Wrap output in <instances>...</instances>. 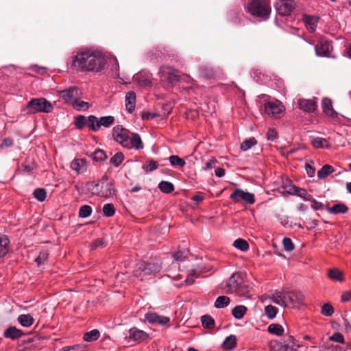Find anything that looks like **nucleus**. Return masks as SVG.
Listing matches in <instances>:
<instances>
[{"label": "nucleus", "mask_w": 351, "mask_h": 351, "mask_svg": "<svg viewBox=\"0 0 351 351\" xmlns=\"http://www.w3.org/2000/svg\"><path fill=\"white\" fill-rule=\"evenodd\" d=\"M9 243L10 241L6 236L0 237V258L7 254Z\"/></svg>", "instance_id": "27"}, {"label": "nucleus", "mask_w": 351, "mask_h": 351, "mask_svg": "<svg viewBox=\"0 0 351 351\" xmlns=\"http://www.w3.org/2000/svg\"><path fill=\"white\" fill-rule=\"evenodd\" d=\"M294 193L298 195L299 197L302 198L304 200L310 201L312 200L313 196L308 193L307 191L304 189H301L299 187H295Z\"/></svg>", "instance_id": "41"}, {"label": "nucleus", "mask_w": 351, "mask_h": 351, "mask_svg": "<svg viewBox=\"0 0 351 351\" xmlns=\"http://www.w3.org/2000/svg\"><path fill=\"white\" fill-rule=\"evenodd\" d=\"M136 94L133 91L128 92L125 95V107L129 112H132L135 108Z\"/></svg>", "instance_id": "21"}, {"label": "nucleus", "mask_w": 351, "mask_h": 351, "mask_svg": "<svg viewBox=\"0 0 351 351\" xmlns=\"http://www.w3.org/2000/svg\"><path fill=\"white\" fill-rule=\"evenodd\" d=\"M230 300L227 296H219L215 302V307L217 308H223L229 305Z\"/></svg>", "instance_id": "36"}, {"label": "nucleus", "mask_w": 351, "mask_h": 351, "mask_svg": "<svg viewBox=\"0 0 351 351\" xmlns=\"http://www.w3.org/2000/svg\"><path fill=\"white\" fill-rule=\"evenodd\" d=\"M124 156L122 152L116 153L110 160V164L118 167L123 161Z\"/></svg>", "instance_id": "46"}, {"label": "nucleus", "mask_w": 351, "mask_h": 351, "mask_svg": "<svg viewBox=\"0 0 351 351\" xmlns=\"http://www.w3.org/2000/svg\"><path fill=\"white\" fill-rule=\"evenodd\" d=\"M71 168L77 174H82L87 170V162L84 158L74 159L71 163Z\"/></svg>", "instance_id": "17"}, {"label": "nucleus", "mask_w": 351, "mask_h": 351, "mask_svg": "<svg viewBox=\"0 0 351 351\" xmlns=\"http://www.w3.org/2000/svg\"><path fill=\"white\" fill-rule=\"evenodd\" d=\"M243 282V278L241 274L234 273L226 282L225 285H222L226 293H233L239 292L240 286Z\"/></svg>", "instance_id": "8"}, {"label": "nucleus", "mask_w": 351, "mask_h": 351, "mask_svg": "<svg viewBox=\"0 0 351 351\" xmlns=\"http://www.w3.org/2000/svg\"><path fill=\"white\" fill-rule=\"evenodd\" d=\"M304 301V296L301 291L291 290L286 291V306L295 308L299 305H302Z\"/></svg>", "instance_id": "10"}, {"label": "nucleus", "mask_w": 351, "mask_h": 351, "mask_svg": "<svg viewBox=\"0 0 351 351\" xmlns=\"http://www.w3.org/2000/svg\"><path fill=\"white\" fill-rule=\"evenodd\" d=\"M268 332L272 335L282 336L284 333V328L279 324H271L268 326Z\"/></svg>", "instance_id": "37"}, {"label": "nucleus", "mask_w": 351, "mask_h": 351, "mask_svg": "<svg viewBox=\"0 0 351 351\" xmlns=\"http://www.w3.org/2000/svg\"><path fill=\"white\" fill-rule=\"evenodd\" d=\"M282 244L285 250L287 252H291L294 250V244L290 238H284L282 240Z\"/></svg>", "instance_id": "56"}, {"label": "nucleus", "mask_w": 351, "mask_h": 351, "mask_svg": "<svg viewBox=\"0 0 351 351\" xmlns=\"http://www.w3.org/2000/svg\"><path fill=\"white\" fill-rule=\"evenodd\" d=\"M342 302H351V291H343L341 296Z\"/></svg>", "instance_id": "64"}, {"label": "nucleus", "mask_w": 351, "mask_h": 351, "mask_svg": "<svg viewBox=\"0 0 351 351\" xmlns=\"http://www.w3.org/2000/svg\"><path fill=\"white\" fill-rule=\"evenodd\" d=\"M134 80L141 86H149L151 85L150 77L147 74L139 73L134 75Z\"/></svg>", "instance_id": "24"}, {"label": "nucleus", "mask_w": 351, "mask_h": 351, "mask_svg": "<svg viewBox=\"0 0 351 351\" xmlns=\"http://www.w3.org/2000/svg\"><path fill=\"white\" fill-rule=\"evenodd\" d=\"M107 64V57L94 48L80 49L73 57L72 66L81 72L99 73Z\"/></svg>", "instance_id": "1"}, {"label": "nucleus", "mask_w": 351, "mask_h": 351, "mask_svg": "<svg viewBox=\"0 0 351 351\" xmlns=\"http://www.w3.org/2000/svg\"><path fill=\"white\" fill-rule=\"evenodd\" d=\"M88 117H85L84 115H78L75 117V125L79 129L82 130L85 126H88Z\"/></svg>", "instance_id": "35"}, {"label": "nucleus", "mask_w": 351, "mask_h": 351, "mask_svg": "<svg viewBox=\"0 0 351 351\" xmlns=\"http://www.w3.org/2000/svg\"><path fill=\"white\" fill-rule=\"evenodd\" d=\"M233 245L240 250L243 252H245L249 249V244L248 243L243 239H238L234 241Z\"/></svg>", "instance_id": "47"}, {"label": "nucleus", "mask_w": 351, "mask_h": 351, "mask_svg": "<svg viewBox=\"0 0 351 351\" xmlns=\"http://www.w3.org/2000/svg\"><path fill=\"white\" fill-rule=\"evenodd\" d=\"M52 104L44 97L31 99L22 109L25 114H34L36 113H49L52 112Z\"/></svg>", "instance_id": "4"}, {"label": "nucleus", "mask_w": 351, "mask_h": 351, "mask_svg": "<svg viewBox=\"0 0 351 351\" xmlns=\"http://www.w3.org/2000/svg\"><path fill=\"white\" fill-rule=\"evenodd\" d=\"M158 189L164 193L169 194L173 191V184L168 181H161L158 184Z\"/></svg>", "instance_id": "32"}, {"label": "nucleus", "mask_w": 351, "mask_h": 351, "mask_svg": "<svg viewBox=\"0 0 351 351\" xmlns=\"http://www.w3.org/2000/svg\"><path fill=\"white\" fill-rule=\"evenodd\" d=\"M328 277L333 280L342 281L343 275L342 273L337 269L333 268L328 271Z\"/></svg>", "instance_id": "45"}, {"label": "nucleus", "mask_w": 351, "mask_h": 351, "mask_svg": "<svg viewBox=\"0 0 351 351\" xmlns=\"http://www.w3.org/2000/svg\"><path fill=\"white\" fill-rule=\"evenodd\" d=\"M17 320L19 323L23 327L28 328L30 327L34 322V318L29 314H22L20 315Z\"/></svg>", "instance_id": "25"}, {"label": "nucleus", "mask_w": 351, "mask_h": 351, "mask_svg": "<svg viewBox=\"0 0 351 351\" xmlns=\"http://www.w3.org/2000/svg\"><path fill=\"white\" fill-rule=\"evenodd\" d=\"M197 278V270L195 269H191L189 271L188 276L184 280L186 285H191L194 283L195 278Z\"/></svg>", "instance_id": "49"}, {"label": "nucleus", "mask_w": 351, "mask_h": 351, "mask_svg": "<svg viewBox=\"0 0 351 351\" xmlns=\"http://www.w3.org/2000/svg\"><path fill=\"white\" fill-rule=\"evenodd\" d=\"M247 312V308L243 305H237L232 311V314L237 319H241Z\"/></svg>", "instance_id": "28"}, {"label": "nucleus", "mask_w": 351, "mask_h": 351, "mask_svg": "<svg viewBox=\"0 0 351 351\" xmlns=\"http://www.w3.org/2000/svg\"><path fill=\"white\" fill-rule=\"evenodd\" d=\"M316 55L322 57H330L332 46L330 42L321 39L315 46Z\"/></svg>", "instance_id": "13"}, {"label": "nucleus", "mask_w": 351, "mask_h": 351, "mask_svg": "<svg viewBox=\"0 0 351 351\" xmlns=\"http://www.w3.org/2000/svg\"><path fill=\"white\" fill-rule=\"evenodd\" d=\"M311 208L315 210H322L324 209V205L322 203L317 202L315 199L312 197Z\"/></svg>", "instance_id": "61"}, {"label": "nucleus", "mask_w": 351, "mask_h": 351, "mask_svg": "<svg viewBox=\"0 0 351 351\" xmlns=\"http://www.w3.org/2000/svg\"><path fill=\"white\" fill-rule=\"evenodd\" d=\"M92 208L88 205H83L79 210V216L82 218H86L92 213Z\"/></svg>", "instance_id": "52"}, {"label": "nucleus", "mask_w": 351, "mask_h": 351, "mask_svg": "<svg viewBox=\"0 0 351 351\" xmlns=\"http://www.w3.org/2000/svg\"><path fill=\"white\" fill-rule=\"evenodd\" d=\"M159 165L157 161L154 160H147L145 165L143 166V169L145 172L153 171L158 169Z\"/></svg>", "instance_id": "44"}, {"label": "nucleus", "mask_w": 351, "mask_h": 351, "mask_svg": "<svg viewBox=\"0 0 351 351\" xmlns=\"http://www.w3.org/2000/svg\"><path fill=\"white\" fill-rule=\"evenodd\" d=\"M24 335V332L15 326H10L5 330L3 336L5 338L16 340Z\"/></svg>", "instance_id": "18"}, {"label": "nucleus", "mask_w": 351, "mask_h": 351, "mask_svg": "<svg viewBox=\"0 0 351 351\" xmlns=\"http://www.w3.org/2000/svg\"><path fill=\"white\" fill-rule=\"evenodd\" d=\"M285 111V107L278 100L266 102L265 104V112L270 117L277 119Z\"/></svg>", "instance_id": "9"}, {"label": "nucleus", "mask_w": 351, "mask_h": 351, "mask_svg": "<svg viewBox=\"0 0 351 351\" xmlns=\"http://www.w3.org/2000/svg\"><path fill=\"white\" fill-rule=\"evenodd\" d=\"M100 337V332L97 329H93L84 335V340L87 342H92L97 340Z\"/></svg>", "instance_id": "31"}, {"label": "nucleus", "mask_w": 351, "mask_h": 351, "mask_svg": "<svg viewBox=\"0 0 351 351\" xmlns=\"http://www.w3.org/2000/svg\"><path fill=\"white\" fill-rule=\"evenodd\" d=\"M48 256L49 254L46 251L40 252L38 256L35 259V261L38 265H40L48 258Z\"/></svg>", "instance_id": "58"}, {"label": "nucleus", "mask_w": 351, "mask_h": 351, "mask_svg": "<svg viewBox=\"0 0 351 351\" xmlns=\"http://www.w3.org/2000/svg\"><path fill=\"white\" fill-rule=\"evenodd\" d=\"M199 75L206 79H213L217 76L216 71L208 65H203L199 68Z\"/></svg>", "instance_id": "22"}, {"label": "nucleus", "mask_w": 351, "mask_h": 351, "mask_svg": "<svg viewBox=\"0 0 351 351\" xmlns=\"http://www.w3.org/2000/svg\"><path fill=\"white\" fill-rule=\"evenodd\" d=\"M229 20L235 24L241 22L239 14L236 12H230L228 14Z\"/></svg>", "instance_id": "62"}, {"label": "nucleus", "mask_w": 351, "mask_h": 351, "mask_svg": "<svg viewBox=\"0 0 351 351\" xmlns=\"http://www.w3.org/2000/svg\"><path fill=\"white\" fill-rule=\"evenodd\" d=\"M272 301L281 306L286 307L287 302H286V291H276L272 295Z\"/></svg>", "instance_id": "23"}, {"label": "nucleus", "mask_w": 351, "mask_h": 351, "mask_svg": "<svg viewBox=\"0 0 351 351\" xmlns=\"http://www.w3.org/2000/svg\"><path fill=\"white\" fill-rule=\"evenodd\" d=\"M294 8L293 0H278L276 5V12L280 16H289Z\"/></svg>", "instance_id": "11"}, {"label": "nucleus", "mask_w": 351, "mask_h": 351, "mask_svg": "<svg viewBox=\"0 0 351 351\" xmlns=\"http://www.w3.org/2000/svg\"><path fill=\"white\" fill-rule=\"evenodd\" d=\"M60 94L66 103L73 104L76 99L81 97L82 91L77 87L73 86L60 91Z\"/></svg>", "instance_id": "12"}, {"label": "nucleus", "mask_w": 351, "mask_h": 351, "mask_svg": "<svg viewBox=\"0 0 351 351\" xmlns=\"http://www.w3.org/2000/svg\"><path fill=\"white\" fill-rule=\"evenodd\" d=\"M319 19V17L318 16L309 15L304 16V22L309 32H314L316 30Z\"/></svg>", "instance_id": "19"}, {"label": "nucleus", "mask_w": 351, "mask_h": 351, "mask_svg": "<svg viewBox=\"0 0 351 351\" xmlns=\"http://www.w3.org/2000/svg\"><path fill=\"white\" fill-rule=\"evenodd\" d=\"M330 339L331 341H335V342H337V343H344V337H343V335L341 334L340 332H335V333H334L330 337Z\"/></svg>", "instance_id": "60"}, {"label": "nucleus", "mask_w": 351, "mask_h": 351, "mask_svg": "<svg viewBox=\"0 0 351 351\" xmlns=\"http://www.w3.org/2000/svg\"><path fill=\"white\" fill-rule=\"evenodd\" d=\"M145 319L149 324H159L162 326L167 325L170 319L167 316L159 315L156 313H147L145 315Z\"/></svg>", "instance_id": "14"}, {"label": "nucleus", "mask_w": 351, "mask_h": 351, "mask_svg": "<svg viewBox=\"0 0 351 351\" xmlns=\"http://www.w3.org/2000/svg\"><path fill=\"white\" fill-rule=\"evenodd\" d=\"M334 171V168L329 165H324L317 172V177L320 179L326 178Z\"/></svg>", "instance_id": "34"}, {"label": "nucleus", "mask_w": 351, "mask_h": 351, "mask_svg": "<svg viewBox=\"0 0 351 351\" xmlns=\"http://www.w3.org/2000/svg\"><path fill=\"white\" fill-rule=\"evenodd\" d=\"M88 127L90 130L93 131H98L100 129L99 119L97 117L94 115L88 116Z\"/></svg>", "instance_id": "38"}, {"label": "nucleus", "mask_w": 351, "mask_h": 351, "mask_svg": "<svg viewBox=\"0 0 351 351\" xmlns=\"http://www.w3.org/2000/svg\"><path fill=\"white\" fill-rule=\"evenodd\" d=\"M103 213L104 216L110 217L114 215L115 209L112 204H106L103 206Z\"/></svg>", "instance_id": "51"}, {"label": "nucleus", "mask_w": 351, "mask_h": 351, "mask_svg": "<svg viewBox=\"0 0 351 351\" xmlns=\"http://www.w3.org/2000/svg\"><path fill=\"white\" fill-rule=\"evenodd\" d=\"M112 136L114 140L124 148L139 150L144 147L140 135L138 133H132L130 136L129 130L122 125H118L113 128Z\"/></svg>", "instance_id": "2"}, {"label": "nucleus", "mask_w": 351, "mask_h": 351, "mask_svg": "<svg viewBox=\"0 0 351 351\" xmlns=\"http://www.w3.org/2000/svg\"><path fill=\"white\" fill-rule=\"evenodd\" d=\"M230 198L234 203L244 202L246 204L252 205L255 203V196L253 193L244 191L241 189H236L230 195Z\"/></svg>", "instance_id": "7"}, {"label": "nucleus", "mask_w": 351, "mask_h": 351, "mask_svg": "<svg viewBox=\"0 0 351 351\" xmlns=\"http://www.w3.org/2000/svg\"><path fill=\"white\" fill-rule=\"evenodd\" d=\"M107 63H108L111 66L112 75L114 78H117L119 76V62L116 58H111L109 60H107Z\"/></svg>", "instance_id": "29"}, {"label": "nucleus", "mask_w": 351, "mask_h": 351, "mask_svg": "<svg viewBox=\"0 0 351 351\" xmlns=\"http://www.w3.org/2000/svg\"><path fill=\"white\" fill-rule=\"evenodd\" d=\"M169 161L172 167H183L186 165V161L176 155H171L169 157Z\"/></svg>", "instance_id": "30"}, {"label": "nucleus", "mask_w": 351, "mask_h": 351, "mask_svg": "<svg viewBox=\"0 0 351 351\" xmlns=\"http://www.w3.org/2000/svg\"><path fill=\"white\" fill-rule=\"evenodd\" d=\"M33 195L34 198L42 202L47 197V191L43 188H37L34 191Z\"/></svg>", "instance_id": "42"}, {"label": "nucleus", "mask_w": 351, "mask_h": 351, "mask_svg": "<svg viewBox=\"0 0 351 351\" xmlns=\"http://www.w3.org/2000/svg\"><path fill=\"white\" fill-rule=\"evenodd\" d=\"M13 145V140L11 138H4L0 144L1 149H7L12 147Z\"/></svg>", "instance_id": "63"}, {"label": "nucleus", "mask_w": 351, "mask_h": 351, "mask_svg": "<svg viewBox=\"0 0 351 351\" xmlns=\"http://www.w3.org/2000/svg\"><path fill=\"white\" fill-rule=\"evenodd\" d=\"M325 142L324 138L317 137L312 140L311 144L315 148H322Z\"/></svg>", "instance_id": "59"}, {"label": "nucleus", "mask_w": 351, "mask_h": 351, "mask_svg": "<svg viewBox=\"0 0 351 351\" xmlns=\"http://www.w3.org/2000/svg\"><path fill=\"white\" fill-rule=\"evenodd\" d=\"M161 269V265L159 264L142 261L136 264L134 275L136 278L143 279L147 276L160 272Z\"/></svg>", "instance_id": "6"}, {"label": "nucleus", "mask_w": 351, "mask_h": 351, "mask_svg": "<svg viewBox=\"0 0 351 351\" xmlns=\"http://www.w3.org/2000/svg\"><path fill=\"white\" fill-rule=\"evenodd\" d=\"M247 11L254 16L267 20L271 13V8L263 0H252L247 7Z\"/></svg>", "instance_id": "5"}, {"label": "nucleus", "mask_w": 351, "mask_h": 351, "mask_svg": "<svg viewBox=\"0 0 351 351\" xmlns=\"http://www.w3.org/2000/svg\"><path fill=\"white\" fill-rule=\"evenodd\" d=\"M188 256V251L186 250H179L177 252L173 254V258L177 261H184Z\"/></svg>", "instance_id": "55"}, {"label": "nucleus", "mask_w": 351, "mask_h": 351, "mask_svg": "<svg viewBox=\"0 0 351 351\" xmlns=\"http://www.w3.org/2000/svg\"><path fill=\"white\" fill-rule=\"evenodd\" d=\"M202 324L204 328L212 329L215 327V320L209 315H205L201 317Z\"/></svg>", "instance_id": "39"}, {"label": "nucleus", "mask_w": 351, "mask_h": 351, "mask_svg": "<svg viewBox=\"0 0 351 351\" xmlns=\"http://www.w3.org/2000/svg\"><path fill=\"white\" fill-rule=\"evenodd\" d=\"M265 312L268 318L274 319L278 313V308L272 305H267L265 308Z\"/></svg>", "instance_id": "54"}, {"label": "nucleus", "mask_w": 351, "mask_h": 351, "mask_svg": "<svg viewBox=\"0 0 351 351\" xmlns=\"http://www.w3.org/2000/svg\"><path fill=\"white\" fill-rule=\"evenodd\" d=\"M73 107L78 110H86L90 108V104L88 102L81 101L78 99H76L75 101L72 104Z\"/></svg>", "instance_id": "40"}, {"label": "nucleus", "mask_w": 351, "mask_h": 351, "mask_svg": "<svg viewBox=\"0 0 351 351\" xmlns=\"http://www.w3.org/2000/svg\"><path fill=\"white\" fill-rule=\"evenodd\" d=\"M86 186L93 195L105 199L113 197L116 192L114 184L106 177L97 181L89 182L86 183Z\"/></svg>", "instance_id": "3"}, {"label": "nucleus", "mask_w": 351, "mask_h": 351, "mask_svg": "<svg viewBox=\"0 0 351 351\" xmlns=\"http://www.w3.org/2000/svg\"><path fill=\"white\" fill-rule=\"evenodd\" d=\"M335 310L332 306L330 304H324L321 308V313L327 317H330L334 313Z\"/></svg>", "instance_id": "53"}, {"label": "nucleus", "mask_w": 351, "mask_h": 351, "mask_svg": "<svg viewBox=\"0 0 351 351\" xmlns=\"http://www.w3.org/2000/svg\"><path fill=\"white\" fill-rule=\"evenodd\" d=\"M100 128L101 126H104L105 128H109L110 125H112L114 122V117L111 115L101 117L99 119Z\"/></svg>", "instance_id": "43"}, {"label": "nucleus", "mask_w": 351, "mask_h": 351, "mask_svg": "<svg viewBox=\"0 0 351 351\" xmlns=\"http://www.w3.org/2000/svg\"><path fill=\"white\" fill-rule=\"evenodd\" d=\"M322 106L324 112L328 116L335 118L337 116V113L332 108V101L328 98H324L322 101Z\"/></svg>", "instance_id": "20"}, {"label": "nucleus", "mask_w": 351, "mask_h": 351, "mask_svg": "<svg viewBox=\"0 0 351 351\" xmlns=\"http://www.w3.org/2000/svg\"><path fill=\"white\" fill-rule=\"evenodd\" d=\"M257 143L256 140L255 138L252 137L249 139L245 140L243 143L241 144V149L243 151H247L250 149L252 146L255 145Z\"/></svg>", "instance_id": "48"}, {"label": "nucleus", "mask_w": 351, "mask_h": 351, "mask_svg": "<svg viewBox=\"0 0 351 351\" xmlns=\"http://www.w3.org/2000/svg\"><path fill=\"white\" fill-rule=\"evenodd\" d=\"M298 104L300 109L304 112H313L317 108V101L315 99H300L298 101Z\"/></svg>", "instance_id": "16"}, {"label": "nucleus", "mask_w": 351, "mask_h": 351, "mask_svg": "<svg viewBox=\"0 0 351 351\" xmlns=\"http://www.w3.org/2000/svg\"><path fill=\"white\" fill-rule=\"evenodd\" d=\"M167 79L169 81V82L171 84H173V83L179 81V80H180L179 72L176 70H170L167 73Z\"/></svg>", "instance_id": "50"}, {"label": "nucleus", "mask_w": 351, "mask_h": 351, "mask_svg": "<svg viewBox=\"0 0 351 351\" xmlns=\"http://www.w3.org/2000/svg\"><path fill=\"white\" fill-rule=\"evenodd\" d=\"M129 338L133 341L141 343L147 341L149 337L146 332L136 327H132L129 330Z\"/></svg>", "instance_id": "15"}, {"label": "nucleus", "mask_w": 351, "mask_h": 351, "mask_svg": "<svg viewBox=\"0 0 351 351\" xmlns=\"http://www.w3.org/2000/svg\"><path fill=\"white\" fill-rule=\"evenodd\" d=\"M237 338L234 335L227 337L223 342V347L226 350H231L236 346Z\"/></svg>", "instance_id": "33"}, {"label": "nucleus", "mask_w": 351, "mask_h": 351, "mask_svg": "<svg viewBox=\"0 0 351 351\" xmlns=\"http://www.w3.org/2000/svg\"><path fill=\"white\" fill-rule=\"evenodd\" d=\"M327 211L331 214L346 213L348 210V206L344 204H336L332 207H328Z\"/></svg>", "instance_id": "26"}, {"label": "nucleus", "mask_w": 351, "mask_h": 351, "mask_svg": "<svg viewBox=\"0 0 351 351\" xmlns=\"http://www.w3.org/2000/svg\"><path fill=\"white\" fill-rule=\"evenodd\" d=\"M107 158V156L104 150L98 149L94 152V160L97 161H103Z\"/></svg>", "instance_id": "57"}]
</instances>
